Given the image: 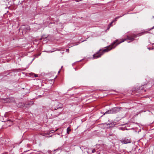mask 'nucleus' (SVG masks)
<instances>
[{"label":"nucleus","mask_w":154,"mask_h":154,"mask_svg":"<svg viewBox=\"0 0 154 154\" xmlns=\"http://www.w3.org/2000/svg\"><path fill=\"white\" fill-rule=\"evenodd\" d=\"M148 33V32L146 31L142 32L141 33L139 34V35H132L127 36V38L122 40V41L120 42L118 40H116L114 41L107 48L102 50L100 49L97 53L94 54L93 55V59H96L100 57L104 52H108L110 50L114 48L118 45L119 44L122 42H124L127 39L132 41L134 40L135 38L137 37V36L138 35V36H140L144 34Z\"/></svg>","instance_id":"nucleus-1"},{"label":"nucleus","mask_w":154,"mask_h":154,"mask_svg":"<svg viewBox=\"0 0 154 154\" xmlns=\"http://www.w3.org/2000/svg\"><path fill=\"white\" fill-rule=\"evenodd\" d=\"M122 109L121 107H116L112 108L106 111L104 114V115L107 114L116 113L119 112Z\"/></svg>","instance_id":"nucleus-2"},{"label":"nucleus","mask_w":154,"mask_h":154,"mask_svg":"<svg viewBox=\"0 0 154 154\" xmlns=\"http://www.w3.org/2000/svg\"><path fill=\"white\" fill-rule=\"evenodd\" d=\"M63 107V105L59 102H57L53 106V108H54L55 110L57 109H60V110L59 111V113L58 115L61 114L62 109Z\"/></svg>","instance_id":"nucleus-3"},{"label":"nucleus","mask_w":154,"mask_h":154,"mask_svg":"<svg viewBox=\"0 0 154 154\" xmlns=\"http://www.w3.org/2000/svg\"><path fill=\"white\" fill-rule=\"evenodd\" d=\"M120 141L122 144H127L131 143V139H128L127 138H125L120 140Z\"/></svg>","instance_id":"nucleus-4"},{"label":"nucleus","mask_w":154,"mask_h":154,"mask_svg":"<svg viewBox=\"0 0 154 154\" xmlns=\"http://www.w3.org/2000/svg\"><path fill=\"white\" fill-rule=\"evenodd\" d=\"M125 14H123L122 16L117 17H116L115 18V19H114L113 20H112V22L113 23L114 22L116 21H117V19H118V18L121 17H122V16H123Z\"/></svg>","instance_id":"nucleus-5"},{"label":"nucleus","mask_w":154,"mask_h":154,"mask_svg":"<svg viewBox=\"0 0 154 154\" xmlns=\"http://www.w3.org/2000/svg\"><path fill=\"white\" fill-rule=\"evenodd\" d=\"M71 129L69 128H68L66 130L67 133L68 134H69V132L71 131Z\"/></svg>","instance_id":"nucleus-6"},{"label":"nucleus","mask_w":154,"mask_h":154,"mask_svg":"<svg viewBox=\"0 0 154 154\" xmlns=\"http://www.w3.org/2000/svg\"><path fill=\"white\" fill-rule=\"evenodd\" d=\"M113 23V22H112V21L109 24V25H108V29H109L110 27L111 26H112V23Z\"/></svg>","instance_id":"nucleus-7"},{"label":"nucleus","mask_w":154,"mask_h":154,"mask_svg":"<svg viewBox=\"0 0 154 154\" xmlns=\"http://www.w3.org/2000/svg\"><path fill=\"white\" fill-rule=\"evenodd\" d=\"M9 122H10V123H11V124L10 125H9L8 126H10L12 124V122L11 121H8L7 122V124H8Z\"/></svg>","instance_id":"nucleus-8"},{"label":"nucleus","mask_w":154,"mask_h":154,"mask_svg":"<svg viewBox=\"0 0 154 154\" xmlns=\"http://www.w3.org/2000/svg\"><path fill=\"white\" fill-rule=\"evenodd\" d=\"M26 28L27 29V30H30V28L28 26H27Z\"/></svg>","instance_id":"nucleus-9"},{"label":"nucleus","mask_w":154,"mask_h":154,"mask_svg":"<svg viewBox=\"0 0 154 154\" xmlns=\"http://www.w3.org/2000/svg\"><path fill=\"white\" fill-rule=\"evenodd\" d=\"M33 104V103L32 102H31L29 103L28 104V105H32V104Z\"/></svg>","instance_id":"nucleus-10"},{"label":"nucleus","mask_w":154,"mask_h":154,"mask_svg":"<svg viewBox=\"0 0 154 154\" xmlns=\"http://www.w3.org/2000/svg\"><path fill=\"white\" fill-rule=\"evenodd\" d=\"M34 75V76L35 77H38V75L36 74H35L34 73H32Z\"/></svg>","instance_id":"nucleus-11"},{"label":"nucleus","mask_w":154,"mask_h":154,"mask_svg":"<svg viewBox=\"0 0 154 154\" xmlns=\"http://www.w3.org/2000/svg\"><path fill=\"white\" fill-rule=\"evenodd\" d=\"M96 151V150L95 149H93L92 150V152L94 153Z\"/></svg>","instance_id":"nucleus-12"},{"label":"nucleus","mask_w":154,"mask_h":154,"mask_svg":"<svg viewBox=\"0 0 154 154\" xmlns=\"http://www.w3.org/2000/svg\"><path fill=\"white\" fill-rule=\"evenodd\" d=\"M154 26L153 27H152V28H150V29H149L148 30V31H150V30H152V29H154Z\"/></svg>","instance_id":"nucleus-13"},{"label":"nucleus","mask_w":154,"mask_h":154,"mask_svg":"<svg viewBox=\"0 0 154 154\" xmlns=\"http://www.w3.org/2000/svg\"><path fill=\"white\" fill-rule=\"evenodd\" d=\"M33 73H30V75H34L33 74H32Z\"/></svg>","instance_id":"nucleus-14"},{"label":"nucleus","mask_w":154,"mask_h":154,"mask_svg":"<svg viewBox=\"0 0 154 154\" xmlns=\"http://www.w3.org/2000/svg\"><path fill=\"white\" fill-rule=\"evenodd\" d=\"M75 1L77 2H78L79 1H78V0H75Z\"/></svg>","instance_id":"nucleus-15"},{"label":"nucleus","mask_w":154,"mask_h":154,"mask_svg":"<svg viewBox=\"0 0 154 154\" xmlns=\"http://www.w3.org/2000/svg\"><path fill=\"white\" fill-rule=\"evenodd\" d=\"M148 49L149 50L151 49L150 48H148Z\"/></svg>","instance_id":"nucleus-16"},{"label":"nucleus","mask_w":154,"mask_h":154,"mask_svg":"<svg viewBox=\"0 0 154 154\" xmlns=\"http://www.w3.org/2000/svg\"><path fill=\"white\" fill-rule=\"evenodd\" d=\"M60 71H59L58 72V73H59L60 72Z\"/></svg>","instance_id":"nucleus-17"},{"label":"nucleus","mask_w":154,"mask_h":154,"mask_svg":"<svg viewBox=\"0 0 154 154\" xmlns=\"http://www.w3.org/2000/svg\"><path fill=\"white\" fill-rule=\"evenodd\" d=\"M75 70H76V68H75Z\"/></svg>","instance_id":"nucleus-18"}]
</instances>
